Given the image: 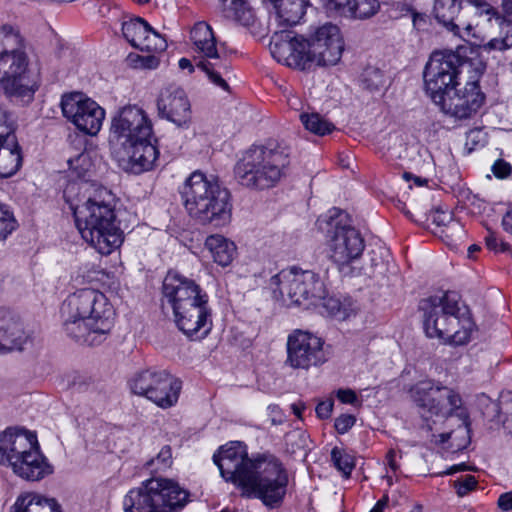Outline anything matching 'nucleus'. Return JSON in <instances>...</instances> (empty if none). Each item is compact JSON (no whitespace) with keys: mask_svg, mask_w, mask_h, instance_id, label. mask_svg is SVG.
<instances>
[{"mask_svg":"<svg viewBox=\"0 0 512 512\" xmlns=\"http://www.w3.org/2000/svg\"><path fill=\"white\" fill-rule=\"evenodd\" d=\"M113 307L96 289L84 288L70 294L62 304L63 328L74 341L94 346L102 343L113 326Z\"/></svg>","mask_w":512,"mask_h":512,"instance_id":"nucleus-1","label":"nucleus"},{"mask_svg":"<svg viewBox=\"0 0 512 512\" xmlns=\"http://www.w3.org/2000/svg\"><path fill=\"white\" fill-rule=\"evenodd\" d=\"M344 49L339 28L331 23L319 27L310 40L293 36V32H276L270 40V50L278 62L301 70L312 63L331 66L339 62Z\"/></svg>","mask_w":512,"mask_h":512,"instance_id":"nucleus-2","label":"nucleus"},{"mask_svg":"<svg viewBox=\"0 0 512 512\" xmlns=\"http://www.w3.org/2000/svg\"><path fill=\"white\" fill-rule=\"evenodd\" d=\"M87 182L81 189L87 193L82 204L71 206L76 227L82 238L102 255H109L120 247L123 232L116 222L114 197L107 188H91Z\"/></svg>","mask_w":512,"mask_h":512,"instance_id":"nucleus-3","label":"nucleus"},{"mask_svg":"<svg viewBox=\"0 0 512 512\" xmlns=\"http://www.w3.org/2000/svg\"><path fill=\"white\" fill-rule=\"evenodd\" d=\"M111 135L121 146L116 156L125 170L140 174L154 167L159 151L151 141L152 123L142 108H122L112 121Z\"/></svg>","mask_w":512,"mask_h":512,"instance_id":"nucleus-4","label":"nucleus"},{"mask_svg":"<svg viewBox=\"0 0 512 512\" xmlns=\"http://www.w3.org/2000/svg\"><path fill=\"white\" fill-rule=\"evenodd\" d=\"M162 307L172 308L176 326L190 339H202L212 329L208 294L192 279L168 272L162 286Z\"/></svg>","mask_w":512,"mask_h":512,"instance_id":"nucleus-5","label":"nucleus"},{"mask_svg":"<svg viewBox=\"0 0 512 512\" xmlns=\"http://www.w3.org/2000/svg\"><path fill=\"white\" fill-rule=\"evenodd\" d=\"M181 196L188 214L200 223L223 227L231 221L230 192L216 178L193 172L185 181Z\"/></svg>","mask_w":512,"mask_h":512,"instance_id":"nucleus-6","label":"nucleus"},{"mask_svg":"<svg viewBox=\"0 0 512 512\" xmlns=\"http://www.w3.org/2000/svg\"><path fill=\"white\" fill-rule=\"evenodd\" d=\"M419 308L423 312L424 331L429 338L463 345L470 341L476 331L469 313L459 315L458 297L454 293L423 299Z\"/></svg>","mask_w":512,"mask_h":512,"instance_id":"nucleus-7","label":"nucleus"},{"mask_svg":"<svg viewBox=\"0 0 512 512\" xmlns=\"http://www.w3.org/2000/svg\"><path fill=\"white\" fill-rule=\"evenodd\" d=\"M24 40L10 25L0 27V86L7 95L31 98L36 82L27 74Z\"/></svg>","mask_w":512,"mask_h":512,"instance_id":"nucleus-8","label":"nucleus"},{"mask_svg":"<svg viewBox=\"0 0 512 512\" xmlns=\"http://www.w3.org/2000/svg\"><path fill=\"white\" fill-rule=\"evenodd\" d=\"M289 155L280 147L253 146L235 167L242 185L259 189L270 188L287 173Z\"/></svg>","mask_w":512,"mask_h":512,"instance_id":"nucleus-9","label":"nucleus"},{"mask_svg":"<svg viewBox=\"0 0 512 512\" xmlns=\"http://www.w3.org/2000/svg\"><path fill=\"white\" fill-rule=\"evenodd\" d=\"M189 493L167 478H150L124 497L125 512H172L183 508Z\"/></svg>","mask_w":512,"mask_h":512,"instance_id":"nucleus-10","label":"nucleus"},{"mask_svg":"<svg viewBox=\"0 0 512 512\" xmlns=\"http://www.w3.org/2000/svg\"><path fill=\"white\" fill-rule=\"evenodd\" d=\"M288 474L282 463L271 454L256 457L255 468L241 485L243 494L259 498L266 506H279L286 494Z\"/></svg>","mask_w":512,"mask_h":512,"instance_id":"nucleus-11","label":"nucleus"},{"mask_svg":"<svg viewBox=\"0 0 512 512\" xmlns=\"http://www.w3.org/2000/svg\"><path fill=\"white\" fill-rule=\"evenodd\" d=\"M466 66V60L453 51L432 53L423 77L425 91L434 103L441 102L447 93L460 85V75Z\"/></svg>","mask_w":512,"mask_h":512,"instance_id":"nucleus-12","label":"nucleus"},{"mask_svg":"<svg viewBox=\"0 0 512 512\" xmlns=\"http://www.w3.org/2000/svg\"><path fill=\"white\" fill-rule=\"evenodd\" d=\"M409 395L423 415L450 418L464 411L460 393L440 381H419L410 388Z\"/></svg>","mask_w":512,"mask_h":512,"instance_id":"nucleus-13","label":"nucleus"},{"mask_svg":"<svg viewBox=\"0 0 512 512\" xmlns=\"http://www.w3.org/2000/svg\"><path fill=\"white\" fill-rule=\"evenodd\" d=\"M130 387L134 394L166 409L177 403L182 382L166 370L146 369L132 378Z\"/></svg>","mask_w":512,"mask_h":512,"instance_id":"nucleus-14","label":"nucleus"},{"mask_svg":"<svg viewBox=\"0 0 512 512\" xmlns=\"http://www.w3.org/2000/svg\"><path fill=\"white\" fill-rule=\"evenodd\" d=\"M333 212L330 216L332 229L327 240L328 255L342 269L360 258L365 249V241L361 233L353 226L343 223L342 218L334 222V216L340 217L343 213L336 209Z\"/></svg>","mask_w":512,"mask_h":512,"instance_id":"nucleus-15","label":"nucleus"},{"mask_svg":"<svg viewBox=\"0 0 512 512\" xmlns=\"http://www.w3.org/2000/svg\"><path fill=\"white\" fill-rule=\"evenodd\" d=\"M279 290L291 303L307 307L316 305L326 293L325 285L318 274L297 268L279 274Z\"/></svg>","mask_w":512,"mask_h":512,"instance_id":"nucleus-16","label":"nucleus"},{"mask_svg":"<svg viewBox=\"0 0 512 512\" xmlns=\"http://www.w3.org/2000/svg\"><path fill=\"white\" fill-rule=\"evenodd\" d=\"M322 338L304 330H294L286 343L285 364L292 369L308 370L327 361Z\"/></svg>","mask_w":512,"mask_h":512,"instance_id":"nucleus-17","label":"nucleus"},{"mask_svg":"<svg viewBox=\"0 0 512 512\" xmlns=\"http://www.w3.org/2000/svg\"><path fill=\"white\" fill-rule=\"evenodd\" d=\"M61 109L67 120L88 135H96L105 118L104 109L80 92L64 95L61 100Z\"/></svg>","mask_w":512,"mask_h":512,"instance_id":"nucleus-18","label":"nucleus"},{"mask_svg":"<svg viewBox=\"0 0 512 512\" xmlns=\"http://www.w3.org/2000/svg\"><path fill=\"white\" fill-rule=\"evenodd\" d=\"M479 75H475L467 81L463 88L457 87L447 93L441 102H436L441 110L454 118L467 119L472 117L481 108L485 101V95L479 87Z\"/></svg>","mask_w":512,"mask_h":512,"instance_id":"nucleus-19","label":"nucleus"},{"mask_svg":"<svg viewBox=\"0 0 512 512\" xmlns=\"http://www.w3.org/2000/svg\"><path fill=\"white\" fill-rule=\"evenodd\" d=\"M221 476L241 487L245 479L255 468L256 458L250 459L246 446L241 442H230L222 446L213 456Z\"/></svg>","mask_w":512,"mask_h":512,"instance_id":"nucleus-20","label":"nucleus"},{"mask_svg":"<svg viewBox=\"0 0 512 512\" xmlns=\"http://www.w3.org/2000/svg\"><path fill=\"white\" fill-rule=\"evenodd\" d=\"M15 119L6 108L0 106V177L14 175L22 166V149L18 143Z\"/></svg>","mask_w":512,"mask_h":512,"instance_id":"nucleus-21","label":"nucleus"},{"mask_svg":"<svg viewBox=\"0 0 512 512\" xmlns=\"http://www.w3.org/2000/svg\"><path fill=\"white\" fill-rule=\"evenodd\" d=\"M159 117L167 119L181 128H187L191 122V105L185 91L176 85L161 90L157 98Z\"/></svg>","mask_w":512,"mask_h":512,"instance_id":"nucleus-22","label":"nucleus"},{"mask_svg":"<svg viewBox=\"0 0 512 512\" xmlns=\"http://www.w3.org/2000/svg\"><path fill=\"white\" fill-rule=\"evenodd\" d=\"M39 447L34 433L18 429L7 428L0 432V464L12 465Z\"/></svg>","mask_w":512,"mask_h":512,"instance_id":"nucleus-23","label":"nucleus"},{"mask_svg":"<svg viewBox=\"0 0 512 512\" xmlns=\"http://www.w3.org/2000/svg\"><path fill=\"white\" fill-rule=\"evenodd\" d=\"M122 33L134 48L141 51L162 52L167 47L166 40L140 17L124 21Z\"/></svg>","mask_w":512,"mask_h":512,"instance_id":"nucleus-24","label":"nucleus"},{"mask_svg":"<svg viewBox=\"0 0 512 512\" xmlns=\"http://www.w3.org/2000/svg\"><path fill=\"white\" fill-rule=\"evenodd\" d=\"M465 8V0H435L433 12L439 23L454 35L462 37V29H471L465 16Z\"/></svg>","mask_w":512,"mask_h":512,"instance_id":"nucleus-25","label":"nucleus"},{"mask_svg":"<svg viewBox=\"0 0 512 512\" xmlns=\"http://www.w3.org/2000/svg\"><path fill=\"white\" fill-rule=\"evenodd\" d=\"M26 339L20 318L6 308H0V352L21 349Z\"/></svg>","mask_w":512,"mask_h":512,"instance_id":"nucleus-26","label":"nucleus"},{"mask_svg":"<svg viewBox=\"0 0 512 512\" xmlns=\"http://www.w3.org/2000/svg\"><path fill=\"white\" fill-rule=\"evenodd\" d=\"M10 466L15 474L29 481H38L52 473V466L41 453L40 447L20 457L17 463Z\"/></svg>","mask_w":512,"mask_h":512,"instance_id":"nucleus-27","label":"nucleus"},{"mask_svg":"<svg viewBox=\"0 0 512 512\" xmlns=\"http://www.w3.org/2000/svg\"><path fill=\"white\" fill-rule=\"evenodd\" d=\"M190 39L199 60L219 59L217 41L209 24L204 21L197 22L191 29Z\"/></svg>","mask_w":512,"mask_h":512,"instance_id":"nucleus-28","label":"nucleus"},{"mask_svg":"<svg viewBox=\"0 0 512 512\" xmlns=\"http://www.w3.org/2000/svg\"><path fill=\"white\" fill-rule=\"evenodd\" d=\"M204 245L211 254L213 261L222 267L229 266L237 255L236 244L220 234L208 236Z\"/></svg>","mask_w":512,"mask_h":512,"instance_id":"nucleus-29","label":"nucleus"},{"mask_svg":"<svg viewBox=\"0 0 512 512\" xmlns=\"http://www.w3.org/2000/svg\"><path fill=\"white\" fill-rule=\"evenodd\" d=\"M276 21L281 27L277 32L285 31L287 27H291L299 23L305 14L304 0H279L276 5ZM276 31L273 33V35Z\"/></svg>","mask_w":512,"mask_h":512,"instance_id":"nucleus-30","label":"nucleus"},{"mask_svg":"<svg viewBox=\"0 0 512 512\" xmlns=\"http://www.w3.org/2000/svg\"><path fill=\"white\" fill-rule=\"evenodd\" d=\"M432 220L436 225L446 227V229L442 231L443 238L447 245L451 247H456L457 242L462 240L465 236L463 226L458 221L453 220L450 212L437 209L433 213Z\"/></svg>","mask_w":512,"mask_h":512,"instance_id":"nucleus-31","label":"nucleus"},{"mask_svg":"<svg viewBox=\"0 0 512 512\" xmlns=\"http://www.w3.org/2000/svg\"><path fill=\"white\" fill-rule=\"evenodd\" d=\"M197 67L205 72L211 83L223 91H229V85L225 79L229 73V66L220 56L217 60H199Z\"/></svg>","mask_w":512,"mask_h":512,"instance_id":"nucleus-32","label":"nucleus"},{"mask_svg":"<svg viewBox=\"0 0 512 512\" xmlns=\"http://www.w3.org/2000/svg\"><path fill=\"white\" fill-rule=\"evenodd\" d=\"M459 424L455 430L440 434V442H451V447L456 450L465 449L470 443V422L465 411L458 414Z\"/></svg>","mask_w":512,"mask_h":512,"instance_id":"nucleus-33","label":"nucleus"},{"mask_svg":"<svg viewBox=\"0 0 512 512\" xmlns=\"http://www.w3.org/2000/svg\"><path fill=\"white\" fill-rule=\"evenodd\" d=\"M57 505L55 499L27 494L17 498L10 512H53Z\"/></svg>","mask_w":512,"mask_h":512,"instance_id":"nucleus-34","label":"nucleus"},{"mask_svg":"<svg viewBox=\"0 0 512 512\" xmlns=\"http://www.w3.org/2000/svg\"><path fill=\"white\" fill-rule=\"evenodd\" d=\"M225 16L243 26H249L254 21L253 10L246 0H231L225 8Z\"/></svg>","mask_w":512,"mask_h":512,"instance_id":"nucleus-35","label":"nucleus"},{"mask_svg":"<svg viewBox=\"0 0 512 512\" xmlns=\"http://www.w3.org/2000/svg\"><path fill=\"white\" fill-rule=\"evenodd\" d=\"M500 25V36L492 38L483 44L482 49L486 52L504 51L512 47V21H508L504 15L503 20L498 22Z\"/></svg>","mask_w":512,"mask_h":512,"instance_id":"nucleus-36","label":"nucleus"},{"mask_svg":"<svg viewBox=\"0 0 512 512\" xmlns=\"http://www.w3.org/2000/svg\"><path fill=\"white\" fill-rule=\"evenodd\" d=\"M300 120L305 129L318 136H325L336 129L333 123L329 122L318 113H302L300 114Z\"/></svg>","mask_w":512,"mask_h":512,"instance_id":"nucleus-37","label":"nucleus"},{"mask_svg":"<svg viewBox=\"0 0 512 512\" xmlns=\"http://www.w3.org/2000/svg\"><path fill=\"white\" fill-rule=\"evenodd\" d=\"M465 6V16L474 13L479 16H487L488 21H491L493 18L497 22L502 20L498 15V11L485 0H465Z\"/></svg>","mask_w":512,"mask_h":512,"instance_id":"nucleus-38","label":"nucleus"},{"mask_svg":"<svg viewBox=\"0 0 512 512\" xmlns=\"http://www.w3.org/2000/svg\"><path fill=\"white\" fill-rule=\"evenodd\" d=\"M380 8L378 0H353L349 18L367 19L375 15Z\"/></svg>","mask_w":512,"mask_h":512,"instance_id":"nucleus-39","label":"nucleus"},{"mask_svg":"<svg viewBox=\"0 0 512 512\" xmlns=\"http://www.w3.org/2000/svg\"><path fill=\"white\" fill-rule=\"evenodd\" d=\"M385 77L383 72L375 67L366 68L361 75L363 88L374 92L379 91L385 86Z\"/></svg>","mask_w":512,"mask_h":512,"instance_id":"nucleus-40","label":"nucleus"},{"mask_svg":"<svg viewBox=\"0 0 512 512\" xmlns=\"http://www.w3.org/2000/svg\"><path fill=\"white\" fill-rule=\"evenodd\" d=\"M315 306L319 308L321 314H326L327 316L338 319H345L347 316L346 309L343 308L340 300L334 297L327 298L326 294Z\"/></svg>","mask_w":512,"mask_h":512,"instance_id":"nucleus-41","label":"nucleus"},{"mask_svg":"<svg viewBox=\"0 0 512 512\" xmlns=\"http://www.w3.org/2000/svg\"><path fill=\"white\" fill-rule=\"evenodd\" d=\"M155 52H149L147 55H140L137 53H130L127 58V64L134 69H156L159 64V58L154 54Z\"/></svg>","mask_w":512,"mask_h":512,"instance_id":"nucleus-42","label":"nucleus"},{"mask_svg":"<svg viewBox=\"0 0 512 512\" xmlns=\"http://www.w3.org/2000/svg\"><path fill=\"white\" fill-rule=\"evenodd\" d=\"M69 169L76 177L85 179L89 176L92 163L88 153H80L75 158L68 160Z\"/></svg>","mask_w":512,"mask_h":512,"instance_id":"nucleus-43","label":"nucleus"},{"mask_svg":"<svg viewBox=\"0 0 512 512\" xmlns=\"http://www.w3.org/2000/svg\"><path fill=\"white\" fill-rule=\"evenodd\" d=\"M331 459L335 465V467L342 472L345 477H349L352 470L355 467L354 458L341 451L337 447L333 448L331 451Z\"/></svg>","mask_w":512,"mask_h":512,"instance_id":"nucleus-44","label":"nucleus"},{"mask_svg":"<svg viewBox=\"0 0 512 512\" xmlns=\"http://www.w3.org/2000/svg\"><path fill=\"white\" fill-rule=\"evenodd\" d=\"M17 222L9 208L0 203V239H5L16 229Z\"/></svg>","mask_w":512,"mask_h":512,"instance_id":"nucleus-45","label":"nucleus"},{"mask_svg":"<svg viewBox=\"0 0 512 512\" xmlns=\"http://www.w3.org/2000/svg\"><path fill=\"white\" fill-rule=\"evenodd\" d=\"M172 464V452L169 446H164L157 456L147 462V466L155 471H164Z\"/></svg>","mask_w":512,"mask_h":512,"instance_id":"nucleus-46","label":"nucleus"},{"mask_svg":"<svg viewBox=\"0 0 512 512\" xmlns=\"http://www.w3.org/2000/svg\"><path fill=\"white\" fill-rule=\"evenodd\" d=\"M352 2L353 0H324V6L330 12L348 17V14L352 11Z\"/></svg>","mask_w":512,"mask_h":512,"instance_id":"nucleus-47","label":"nucleus"},{"mask_svg":"<svg viewBox=\"0 0 512 512\" xmlns=\"http://www.w3.org/2000/svg\"><path fill=\"white\" fill-rule=\"evenodd\" d=\"M476 478L472 475H465L454 481V488L459 496H465L476 487Z\"/></svg>","mask_w":512,"mask_h":512,"instance_id":"nucleus-48","label":"nucleus"},{"mask_svg":"<svg viewBox=\"0 0 512 512\" xmlns=\"http://www.w3.org/2000/svg\"><path fill=\"white\" fill-rule=\"evenodd\" d=\"M356 418L350 414H342L335 419V429L339 434H345L355 424Z\"/></svg>","mask_w":512,"mask_h":512,"instance_id":"nucleus-49","label":"nucleus"},{"mask_svg":"<svg viewBox=\"0 0 512 512\" xmlns=\"http://www.w3.org/2000/svg\"><path fill=\"white\" fill-rule=\"evenodd\" d=\"M492 172L495 177L505 179L512 173V166L510 163L503 159H498L492 165Z\"/></svg>","mask_w":512,"mask_h":512,"instance_id":"nucleus-50","label":"nucleus"},{"mask_svg":"<svg viewBox=\"0 0 512 512\" xmlns=\"http://www.w3.org/2000/svg\"><path fill=\"white\" fill-rule=\"evenodd\" d=\"M335 395L338 398V400L343 404L361 405V402L359 401L355 391H353L352 389H338L337 391H335Z\"/></svg>","mask_w":512,"mask_h":512,"instance_id":"nucleus-51","label":"nucleus"},{"mask_svg":"<svg viewBox=\"0 0 512 512\" xmlns=\"http://www.w3.org/2000/svg\"><path fill=\"white\" fill-rule=\"evenodd\" d=\"M334 402L332 399L321 401L316 406V414L320 419H328L331 416Z\"/></svg>","mask_w":512,"mask_h":512,"instance_id":"nucleus-52","label":"nucleus"},{"mask_svg":"<svg viewBox=\"0 0 512 512\" xmlns=\"http://www.w3.org/2000/svg\"><path fill=\"white\" fill-rule=\"evenodd\" d=\"M498 505L504 511L512 510V492L500 495Z\"/></svg>","mask_w":512,"mask_h":512,"instance_id":"nucleus-53","label":"nucleus"},{"mask_svg":"<svg viewBox=\"0 0 512 512\" xmlns=\"http://www.w3.org/2000/svg\"><path fill=\"white\" fill-rule=\"evenodd\" d=\"M471 141L474 145L484 142V134L481 129H474L467 134V143Z\"/></svg>","mask_w":512,"mask_h":512,"instance_id":"nucleus-54","label":"nucleus"},{"mask_svg":"<svg viewBox=\"0 0 512 512\" xmlns=\"http://www.w3.org/2000/svg\"><path fill=\"white\" fill-rule=\"evenodd\" d=\"M386 461L387 465L389 466L390 470L396 473L399 469V464L396 461V452L395 450L391 449L386 454Z\"/></svg>","mask_w":512,"mask_h":512,"instance_id":"nucleus-55","label":"nucleus"},{"mask_svg":"<svg viewBox=\"0 0 512 512\" xmlns=\"http://www.w3.org/2000/svg\"><path fill=\"white\" fill-rule=\"evenodd\" d=\"M502 225L505 231L512 234V209L504 215Z\"/></svg>","mask_w":512,"mask_h":512,"instance_id":"nucleus-56","label":"nucleus"},{"mask_svg":"<svg viewBox=\"0 0 512 512\" xmlns=\"http://www.w3.org/2000/svg\"><path fill=\"white\" fill-rule=\"evenodd\" d=\"M179 68L182 70H188L189 73H192L194 71V66L192 62L187 58H181L178 62Z\"/></svg>","mask_w":512,"mask_h":512,"instance_id":"nucleus-57","label":"nucleus"},{"mask_svg":"<svg viewBox=\"0 0 512 512\" xmlns=\"http://www.w3.org/2000/svg\"><path fill=\"white\" fill-rule=\"evenodd\" d=\"M291 409H292L293 413L295 414V416L298 417L299 419H301L302 412L305 409V404L303 402L293 403V404H291Z\"/></svg>","mask_w":512,"mask_h":512,"instance_id":"nucleus-58","label":"nucleus"},{"mask_svg":"<svg viewBox=\"0 0 512 512\" xmlns=\"http://www.w3.org/2000/svg\"><path fill=\"white\" fill-rule=\"evenodd\" d=\"M503 10L508 21H512V0H503Z\"/></svg>","mask_w":512,"mask_h":512,"instance_id":"nucleus-59","label":"nucleus"},{"mask_svg":"<svg viewBox=\"0 0 512 512\" xmlns=\"http://www.w3.org/2000/svg\"><path fill=\"white\" fill-rule=\"evenodd\" d=\"M387 502H388V497L384 496L382 499L377 501V503L370 510V512H383V509L387 505Z\"/></svg>","mask_w":512,"mask_h":512,"instance_id":"nucleus-60","label":"nucleus"},{"mask_svg":"<svg viewBox=\"0 0 512 512\" xmlns=\"http://www.w3.org/2000/svg\"><path fill=\"white\" fill-rule=\"evenodd\" d=\"M486 245L491 250L497 249V238L494 235H489L485 238Z\"/></svg>","mask_w":512,"mask_h":512,"instance_id":"nucleus-61","label":"nucleus"},{"mask_svg":"<svg viewBox=\"0 0 512 512\" xmlns=\"http://www.w3.org/2000/svg\"><path fill=\"white\" fill-rule=\"evenodd\" d=\"M466 469V465L465 464H459V465H454L452 467H450L447 471H446V474H454L458 471H463Z\"/></svg>","mask_w":512,"mask_h":512,"instance_id":"nucleus-62","label":"nucleus"},{"mask_svg":"<svg viewBox=\"0 0 512 512\" xmlns=\"http://www.w3.org/2000/svg\"><path fill=\"white\" fill-rule=\"evenodd\" d=\"M480 250V247L478 245H471L469 246L468 248V255L469 257H471L475 252L479 251Z\"/></svg>","mask_w":512,"mask_h":512,"instance_id":"nucleus-63","label":"nucleus"},{"mask_svg":"<svg viewBox=\"0 0 512 512\" xmlns=\"http://www.w3.org/2000/svg\"><path fill=\"white\" fill-rule=\"evenodd\" d=\"M414 179V183L417 185V186H423L424 184H426V180L425 179H422L420 177H413Z\"/></svg>","mask_w":512,"mask_h":512,"instance_id":"nucleus-64","label":"nucleus"}]
</instances>
